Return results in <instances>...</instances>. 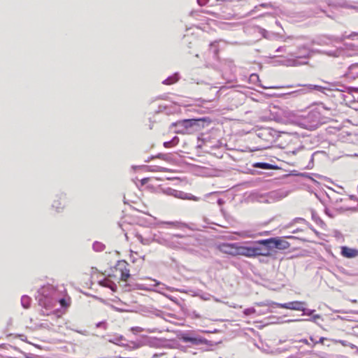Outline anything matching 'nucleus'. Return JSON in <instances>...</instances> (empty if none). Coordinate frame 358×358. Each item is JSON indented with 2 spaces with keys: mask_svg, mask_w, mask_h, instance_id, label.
Masks as SVG:
<instances>
[{
  "mask_svg": "<svg viewBox=\"0 0 358 358\" xmlns=\"http://www.w3.org/2000/svg\"><path fill=\"white\" fill-rule=\"evenodd\" d=\"M287 195V192L282 190H275L268 193L267 199L268 202H274L285 198Z\"/></svg>",
  "mask_w": 358,
  "mask_h": 358,
  "instance_id": "obj_3",
  "label": "nucleus"
},
{
  "mask_svg": "<svg viewBox=\"0 0 358 358\" xmlns=\"http://www.w3.org/2000/svg\"><path fill=\"white\" fill-rule=\"evenodd\" d=\"M256 168H260L263 169H279L280 168L277 165L271 164L265 162H257L254 164Z\"/></svg>",
  "mask_w": 358,
  "mask_h": 358,
  "instance_id": "obj_12",
  "label": "nucleus"
},
{
  "mask_svg": "<svg viewBox=\"0 0 358 358\" xmlns=\"http://www.w3.org/2000/svg\"><path fill=\"white\" fill-rule=\"evenodd\" d=\"M50 287H41V288L38 290V292H39L41 294L43 295L44 296H48V294H45V289H50Z\"/></svg>",
  "mask_w": 358,
  "mask_h": 358,
  "instance_id": "obj_30",
  "label": "nucleus"
},
{
  "mask_svg": "<svg viewBox=\"0 0 358 358\" xmlns=\"http://www.w3.org/2000/svg\"><path fill=\"white\" fill-rule=\"evenodd\" d=\"M308 88L311 90H319V91H320L322 89V87L321 86L315 85H308Z\"/></svg>",
  "mask_w": 358,
  "mask_h": 358,
  "instance_id": "obj_29",
  "label": "nucleus"
},
{
  "mask_svg": "<svg viewBox=\"0 0 358 358\" xmlns=\"http://www.w3.org/2000/svg\"><path fill=\"white\" fill-rule=\"evenodd\" d=\"M243 313L245 315H250L255 313V309L254 308H246Z\"/></svg>",
  "mask_w": 358,
  "mask_h": 358,
  "instance_id": "obj_25",
  "label": "nucleus"
},
{
  "mask_svg": "<svg viewBox=\"0 0 358 358\" xmlns=\"http://www.w3.org/2000/svg\"><path fill=\"white\" fill-rule=\"evenodd\" d=\"M255 256H264L269 257L271 253L268 250V248L262 244L259 243V241L254 244Z\"/></svg>",
  "mask_w": 358,
  "mask_h": 358,
  "instance_id": "obj_5",
  "label": "nucleus"
},
{
  "mask_svg": "<svg viewBox=\"0 0 358 358\" xmlns=\"http://www.w3.org/2000/svg\"><path fill=\"white\" fill-rule=\"evenodd\" d=\"M136 329L138 331H141V330H142L141 328H140V327H136Z\"/></svg>",
  "mask_w": 358,
  "mask_h": 358,
  "instance_id": "obj_53",
  "label": "nucleus"
},
{
  "mask_svg": "<svg viewBox=\"0 0 358 358\" xmlns=\"http://www.w3.org/2000/svg\"><path fill=\"white\" fill-rule=\"evenodd\" d=\"M96 327H103L106 328V323H105V322H99V323H97V324H96Z\"/></svg>",
  "mask_w": 358,
  "mask_h": 358,
  "instance_id": "obj_39",
  "label": "nucleus"
},
{
  "mask_svg": "<svg viewBox=\"0 0 358 358\" xmlns=\"http://www.w3.org/2000/svg\"><path fill=\"white\" fill-rule=\"evenodd\" d=\"M299 63H298L296 60H294V61H293V62H292V65H293V66H297V65H299Z\"/></svg>",
  "mask_w": 358,
  "mask_h": 358,
  "instance_id": "obj_47",
  "label": "nucleus"
},
{
  "mask_svg": "<svg viewBox=\"0 0 358 358\" xmlns=\"http://www.w3.org/2000/svg\"><path fill=\"white\" fill-rule=\"evenodd\" d=\"M59 303L61 304L62 306H64V303H65V300L64 299H59Z\"/></svg>",
  "mask_w": 358,
  "mask_h": 358,
  "instance_id": "obj_43",
  "label": "nucleus"
},
{
  "mask_svg": "<svg viewBox=\"0 0 358 358\" xmlns=\"http://www.w3.org/2000/svg\"><path fill=\"white\" fill-rule=\"evenodd\" d=\"M220 358H222V357H220Z\"/></svg>",
  "mask_w": 358,
  "mask_h": 358,
  "instance_id": "obj_58",
  "label": "nucleus"
},
{
  "mask_svg": "<svg viewBox=\"0 0 358 358\" xmlns=\"http://www.w3.org/2000/svg\"><path fill=\"white\" fill-rule=\"evenodd\" d=\"M320 315H315L313 316L312 319L310 320L311 321H313V322H316L317 319H320Z\"/></svg>",
  "mask_w": 358,
  "mask_h": 358,
  "instance_id": "obj_38",
  "label": "nucleus"
},
{
  "mask_svg": "<svg viewBox=\"0 0 358 358\" xmlns=\"http://www.w3.org/2000/svg\"><path fill=\"white\" fill-rule=\"evenodd\" d=\"M299 342L303 343L304 344L311 346L312 345L308 342V341L306 338L301 339L299 341Z\"/></svg>",
  "mask_w": 358,
  "mask_h": 358,
  "instance_id": "obj_36",
  "label": "nucleus"
},
{
  "mask_svg": "<svg viewBox=\"0 0 358 358\" xmlns=\"http://www.w3.org/2000/svg\"><path fill=\"white\" fill-rule=\"evenodd\" d=\"M150 180V178H143L140 180V183H141V186H143L145 185V184H147L148 182V181Z\"/></svg>",
  "mask_w": 358,
  "mask_h": 358,
  "instance_id": "obj_31",
  "label": "nucleus"
},
{
  "mask_svg": "<svg viewBox=\"0 0 358 358\" xmlns=\"http://www.w3.org/2000/svg\"><path fill=\"white\" fill-rule=\"evenodd\" d=\"M277 306L280 308H284L291 309V310H293V306H294L293 301L286 303H277Z\"/></svg>",
  "mask_w": 358,
  "mask_h": 358,
  "instance_id": "obj_22",
  "label": "nucleus"
},
{
  "mask_svg": "<svg viewBox=\"0 0 358 358\" xmlns=\"http://www.w3.org/2000/svg\"><path fill=\"white\" fill-rule=\"evenodd\" d=\"M282 115L287 118V120H291L292 117L294 116V114L293 112L287 110H283L282 111Z\"/></svg>",
  "mask_w": 358,
  "mask_h": 358,
  "instance_id": "obj_20",
  "label": "nucleus"
},
{
  "mask_svg": "<svg viewBox=\"0 0 358 358\" xmlns=\"http://www.w3.org/2000/svg\"><path fill=\"white\" fill-rule=\"evenodd\" d=\"M191 124L189 120H184L173 123L172 125L177 128V133L191 134L194 132V129H191Z\"/></svg>",
  "mask_w": 358,
  "mask_h": 358,
  "instance_id": "obj_1",
  "label": "nucleus"
},
{
  "mask_svg": "<svg viewBox=\"0 0 358 358\" xmlns=\"http://www.w3.org/2000/svg\"><path fill=\"white\" fill-rule=\"evenodd\" d=\"M176 194L177 198H180V199H186L187 198V194L185 193L182 191L178 190V192H176Z\"/></svg>",
  "mask_w": 358,
  "mask_h": 358,
  "instance_id": "obj_23",
  "label": "nucleus"
},
{
  "mask_svg": "<svg viewBox=\"0 0 358 358\" xmlns=\"http://www.w3.org/2000/svg\"><path fill=\"white\" fill-rule=\"evenodd\" d=\"M217 203L220 205V206H222L223 203H224V201L222 199H219L217 200Z\"/></svg>",
  "mask_w": 358,
  "mask_h": 358,
  "instance_id": "obj_45",
  "label": "nucleus"
},
{
  "mask_svg": "<svg viewBox=\"0 0 358 358\" xmlns=\"http://www.w3.org/2000/svg\"><path fill=\"white\" fill-rule=\"evenodd\" d=\"M273 241H275L274 238H270L268 239L260 240L259 241V243L265 245L271 252L272 250L275 249V245Z\"/></svg>",
  "mask_w": 358,
  "mask_h": 358,
  "instance_id": "obj_11",
  "label": "nucleus"
},
{
  "mask_svg": "<svg viewBox=\"0 0 358 358\" xmlns=\"http://www.w3.org/2000/svg\"><path fill=\"white\" fill-rule=\"evenodd\" d=\"M245 257H255L254 245L251 246H246Z\"/></svg>",
  "mask_w": 358,
  "mask_h": 358,
  "instance_id": "obj_15",
  "label": "nucleus"
},
{
  "mask_svg": "<svg viewBox=\"0 0 358 358\" xmlns=\"http://www.w3.org/2000/svg\"><path fill=\"white\" fill-rule=\"evenodd\" d=\"M137 238L138 241L143 245H148L150 243V241L147 238H144L141 235H137Z\"/></svg>",
  "mask_w": 358,
  "mask_h": 358,
  "instance_id": "obj_24",
  "label": "nucleus"
},
{
  "mask_svg": "<svg viewBox=\"0 0 358 358\" xmlns=\"http://www.w3.org/2000/svg\"><path fill=\"white\" fill-rule=\"evenodd\" d=\"M274 240H275V241H273V242L274 245H275V249L285 250V249L289 248L290 246V244L287 241L282 239L280 237H275V238H274Z\"/></svg>",
  "mask_w": 358,
  "mask_h": 358,
  "instance_id": "obj_8",
  "label": "nucleus"
},
{
  "mask_svg": "<svg viewBox=\"0 0 358 358\" xmlns=\"http://www.w3.org/2000/svg\"><path fill=\"white\" fill-rule=\"evenodd\" d=\"M176 192H178V190H176V189H169V192H168V194H170V195H172V196H175V197H176Z\"/></svg>",
  "mask_w": 358,
  "mask_h": 358,
  "instance_id": "obj_34",
  "label": "nucleus"
},
{
  "mask_svg": "<svg viewBox=\"0 0 358 358\" xmlns=\"http://www.w3.org/2000/svg\"><path fill=\"white\" fill-rule=\"evenodd\" d=\"M25 358H40L38 356H36L35 357H29V356H27Z\"/></svg>",
  "mask_w": 358,
  "mask_h": 358,
  "instance_id": "obj_51",
  "label": "nucleus"
},
{
  "mask_svg": "<svg viewBox=\"0 0 358 358\" xmlns=\"http://www.w3.org/2000/svg\"><path fill=\"white\" fill-rule=\"evenodd\" d=\"M353 303H356L357 302V300H352V301Z\"/></svg>",
  "mask_w": 358,
  "mask_h": 358,
  "instance_id": "obj_56",
  "label": "nucleus"
},
{
  "mask_svg": "<svg viewBox=\"0 0 358 358\" xmlns=\"http://www.w3.org/2000/svg\"><path fill=\"white\" fill-rule=\"evenodd\" d=\"M157 329H147V331L149 332V333H154V332H156L157 331Z\"/></svg>",
  "mask_w": 358,
  "mask_h": 358,
  "instance_id": "obj_44",
  "label": "nucleus"
},
{
  "mask_svg": "<svg viewBox=\"0 0 358 358\" xmlns=\"http://www.w3.org/2000/svg\"><path fill=\"white\" fill-rule=\"evenodd\" d=\"M186 199H191V200H194V201H198V198L193 196V195H191L190 196H189L187 195V198Z\"/></svg>",
  "mask_w": 358,
  "mask_h": 358,
  "instance_id": "obj_40",
  "label": "nucleus"
},
{
  "mask_svg": "<svg viewBox=\"0 0 358 358\" xmlns=\"http://www.w3.org/2000/svg\"><path fill=\"white\" fill-rule=\"evenodd\" d=\"M159 226H161V225H164V224H166V225H169V226H171V227H176V228H180L182 224L180 222H164V221H162V222H158L157 224Z\"/></svg>",
  "mask_w": 358,
  "mask_h": 358,
  "instance_id": "obj_13",
  "label": "nucleus"
},
{
  "mask_svg": "<svg viewBox=\"0 0 358 358\" xmlns=\"http://www.w3.org/2000/svg\"><path fill=\"white\" fill-rule=\"evenodd\" d=\"M109 283V285H108V288H110L113 292H116L117 291V285H115V282H113V281H111V282H108Z\"/></svg>",
  "mask_w": 358,
  "mask_h": 358,
  "instance_id": "obj_27",
  "label": "nucleus"
},
{
  "mask_svg": "<svg viewBox=\"0 0 358 358\" xmlns=\"http://www.w3.org/2000/svg\"><path fill=\"white\" fill-rule=\"evenodd\" d=\"M56 204H57V202H56V201H55V202L53 203V204H52V207H53V208H56V210H57V211H59V206H57Z\"/></svg>",
  "mask_w": 358,
  "mask_h": 358,
  "instance_id": "obj_42",
  "label": "nucleus"
},
{
  "mask_svg": "<svg viewBox=\"0 0 358 358\" xmlns=\"http://www.w3.org/2000/svg\"><path fill=\"white\" fill-rule=\"evenodd\" d=\"M340 343L343 345V346H348V345L347 344V341H340Z\"/></svg>",
  "mask_w": 358,
  "mask_h": 358,
  "instance_id": "obj_46",
  "label": "nucleus"
},
{
  "mask_svg": "<svg viewBox=\"0 0 358 358\" xmlns=\"http://www.w3.org/2000/svg\"><path fill=\"white\" fill-rule=\"evenodd\" d=\"M181 339L185 343H190L195 345H203L208 343V341L206 338H203L201 337H194L189 335H182Z\"/></svg>",
  "mask_w": 358,
  "mask_h": 358,
  "instance_id": "obj_2",
  "label": "nucleus"
},
{
  "mask_svg": "<svg viewBox=\"0 0 358 358\" xmlns=\"http://www.w3.org/2000/svg\"><path fill=\"white\" fill-rule=\"evenodd\" d=\"M111 282V280L108 279H104L99 282V284L102 285L103 287H108L109 283Z\"/></svg>",
  "mask_w": 358,
  "mask_h": 358,
  "instance_id": "obj_26",
  "label": "nucleus"
},
{
  "mask_svg": "<svg viewBox=\"0 0 358 358\" xmlns=\"http://www.w3.org/2000/svg\"><path fill=\"white\" fill-rule=\"evenodd\" d=\"M303 176H307L308 177V174L306 173V174H303Z\"/></svg>",
  "mask_w": 358,
  "mask_h": 358,
  "instance_id": "obj_57",
  "label": "nucleus"
},
{
  "mask_svg": "<svg viewBox=\"0 0 358 358\" xmlns=\"http://www.w3.org/2000/svg\"><path fill=\"white\" fill-rule=\"evenodd\" d=\"M325 212H326V213H327L328 215H329L330 217H332V215L330 214V212H329V210L326 209V210H325Z\"/></svg>",
  "mask_w": 358,
  "mask_h": 358,
  "instance_id": "obj_48",
  "label": "nucleus"
},
{
  "mask_svg": "<svg viewBox=\"0 0 358 358\" xmlns=\"http://www.w3.org/2000/svg\"><path fill=\"white\" fill-rule=\"evenodd\" d=\"M31 298L27 295H24L21 298V304L24 308H28L30 306Z\"/></svg>",
  "mask_w": 358,
  "mask_h": 358,
  "instance_id": "obj_14",
  "label": "nucleus"
},
{
  "mask_svg": "<svg viewBox=\"0 0 358 358\" xmlns=\"http://www.w3.org/2000/svg\"><path fill=\"white\" fill-rule=\"evenodd\" d=\"M314 311H315L314 310H310V309L306 308V311L303 312V314L308 315H311Z\"/></svg>",
  "mask_w": 358,
  "mask_h": 358,
  "instance_id": "obj_35",
  "label": "nucleus"
},
{
  "mask_svg": "<svg viewBox=\"0 0 358 358\" xmlns=\"http://www.w3.org/2000/svg\"><path fill=\"white\" fill-rule=\"evenodd\" d=\"M164 240H167L166 238H162L161 241H157V242L160 244H162V245H164L165 242H164ZM168 240H170V238H169Z\"/></svg>",
  "mask_w": 358,
  "mask_h": 358,
  "instance_id": "obj_41",
  "label": "nucleus"
},
{
  "mask_svg": "<svg viewBox=\"0 0 358 358\" xmlns=\"http://www.w3.org/2000/svg\"><path fill=\"white\" fill-rule=\"evenodd\" d=\"M171 144V142L164 143V146L168 147Z\"/></svg>",
  "mask_w": 358,
  "mask_h": 358,
  "instance_id": "obj_49",
  "label": "nucleus"
},
{
  "mask_svg": "<svg viewBox=\"0 0 358 358\" xmlns=\"http://www.w3.org/2000/svg\"><path fill=\"white\" fill-rule=\"evenodd\" d=\"M191 129H194V132L200 130L201 128L204 127V124L207 122L206 118H200V119H190ZM210 122L209 120H208Z\"/></svg>",
  "mask_w": 358,
  "mask_h": 358,
  "instance_id": "obj_7",
  "label": "nucleus"
},
{
  "mask_svg": "<svg viewBox=\"0 0 358 358\" xmlns=\"http://www.w3.org/2000/svg\"><path fill=\"white\" fill-rule=\"evenodd\" d=\"M313 159L314 158H311L310 159V160L309 161L308 164L306 166V169H312L313 167V165H314Z\"/></svg>",
  "mask_w": 358,
  "mask_h": 358,
  "instance_id": "obj_32",
  "label": "nucleus"
},
{
  "mask_svg": "<svg viewBox=\"0 0 358 358\" xmlns=\"http://www.w3.org/2000/svg\"><path fill=\"white\" fill-rule=\"evenodd\" d=\"M293 310H301L303 312L306 311V308L303 307V305H305L304 302L301 301H293Z\"/></svg>",
  "mask_w": 358,
  "mask_h": 358,
  "instance_id": "obj_17",
  "label": "nucleus"
},
{
  "mask_svg": "<svg viewBox=\"0 0 358 358\" xmlns=\"http://www.w3.org/2000/svg\"><path fill=\"white\" fill-rule=\"evenodd\" d=\"M77 332H78V333H80V334H85V333H84V332L80 331H77Z\"/></svg>",
  "mask_w": 358,
  "mask_h": 358,
  "instance_id": "obj_54",
  "label": "nucleus"
},
{
  "mask_svg": "<svg viewBox=\"0 0 358 358\" xmlns=\"http://www.w3.org/2000/svg\"><path fill=\"white\" fill-rule=\"evenodd\" d=\"M197 1L199 5L203 6L208 1V0H197Z\"/></svg>",
  "mask_w": 358,
  "mask_h": 358,
  "instance_id": "obj_37",
  "label": "nucleus"
},
{
  "mask_svg": "<svg viewBox=\"0 0 358 358\" xmlns=\"http://www.w3.org/2000/svg\"><path fill=\"white\" fill-rule=\"evenodd\" d=\"M354 91L358 92V89H353Z\"/></svg>",
  "mask_w": 358,
  "mask_h": 358,
  "instance_id": "obj_55",
  "label": "nucleus"
},
{
  "mask_svg": "<svg viewBox=\"0 0 358 358\" xmlns=\"http://www.w3.org/2000/svg\"><path fill=\"white\" fill-rule=\"evenodd\" d=\"M341 254L346 258H354L358 256V250L348 248L347 246L341 247Z\"/></svg>",
  "mask_w": 358,
  "mask_h": 358,
  "instance_id": "obj_6",
  "label": "nucleus"
},
{
  "mask_svg": "<svg viewBox=\"0 0 358 358\" xmlns=\"http://www.w3.org/2000/svg\"><path fill=\"white\" fill-rule=\"evenodd\" d=\"M220 252L236 256V244L235 243H223L218 246Z\"/></svg>",
  "mask_w": 358,
  "mask_h": 358,
  "instance_id": "obj_4",
  "label": "nucleus"
},
{
  "mask_svg": "<svg viewBox=\"0 0 358 358\" xmlns=\"http://www.w3.org/2000/svg\"><path fill=\"white\" fill-rule=\"evenodd\" d=\"M176 192H178V190H176V189H169V192H168V194H170V195H172V196H175V197H176Z\"/></svg>",
  "mask_w": 358,
  "mask_h": 358,
  "instance_id": "obj_33",
  "label": "nucleus"
},
{
  "mask_svg": "<svg viewBox=\"0 0 358 358\" xmlns=\"http://www.w3.org/2000/svg\"><path fill=\"white\" fill-rule=\"evenodd\" d=\"M131 169L134 171H157L159 169L158 166H152L148 165H139V166H132Z\"/></svg>",
  "mask_w": 358,
  "mask_h": 358,
  "instance_id": "obj_9",
  "label": "nucleus"
},
{
  "mask_svg": "<svg viewBox=\"0 0 358 358\" xmlns=\"http://www.w3.org/2000/svg\"><path fill=\"white\" fill-rule=\"evenodd\" d=\"M350 348H352V349H354L355 348H356V346H355V345H353V344H350Z\"/></svg>",
  "mask_w": 358,
  "mask_h": 358,
  "instance_id": "obj_52",
  "label": "nucleus"
},
{
  "mask_svg": "<svg viewBox=\"0 0 358 358\" xmlns=\"http://www.w3.org/2000/svg\"><path fill=\"white\" fill-rule=\"evenodd\" d=\"M176 237H182V236L180 235H173L170 237V240H164V245L169 247L171 248H180V243L178 242L174 241V238Z\"/></svg>",
  "mask_w": 358,
  "mask_h": 358,
  "instance_id": "obj_10",
  "label": "nucleus"
},
{
  "mask_svg": "<svg viewBox=\"0 0 358 358\" xmlns=\"http://www.w3.org/2000/svg\"><path fill=\"white\" fill-rule=\"evenodd\" d=\"M160 355H163V354H160ZM158 356H159V355H158V354H155V355H153V358H155V357H157Z\"/></svg>",
  "mask_w": 358,
  "mask_h": 358,
  "instance_id": "obj_50",
  "label": "nucleus"
},
{
  "mask_svg": "<svg viewBox=\"0 0 358 358\" xmlns=\"http://www.w3.org/2000/svg\"><path fill=\"white\" fill-rule=\"evenodd\" d=\"M130 277L129 270L126 267L121 268V277L120 279L122 281L127 282L128 278Z\"/></svg>",
  "mask_w": 358,
  "mask_h": 358,
  "instance_id": "obj_16",
  "label": "nucleus"
},
{
  "mask_svg": "<svg viewBox=\"0 0 358 358\" xmlns=\"http://www.w3.org/2000/svg\"><path fill=\"white\" fill-rule=\"evenodd\" d=\"M246 246H238L236 245V255L245 256Z\"/></svg>",
  "mask_w": 358,
  "mask_h": 358,
  "instance_id": "obj_19",
  "label": "nucleus"
},
{
  "mask_svg": "<svg viewBox=\"0 0 358 358\" xmlns=\"http://www.w3.org/2000/svg\"><path fill=\"white\" fill-rule=\"evenodd\" d=\"M92 248L96 252H101L104 250L105 245L103 243L96 241L94 243Z\"/></svg>",
  "mask_w": 358,
  "mask_h": 358,
  "instance_id": "obj_18",
  "label": "nucleus"
},
{
  "mask_svg": "<svg viewBox=\"0 0 358 358\" xmlns=\"http://www.w3.org/2000/svg\"><path fill=\"white\" fill-rule=\"evenodd\" d=\"M310 340L313 343V344L311 345L312 348H313L316 344L317 343H320V344H324V341L326 340V338L324 337H321L319 341L318 340H315L313 338V336H310Z\"/></svg>",
  "mask_w": 358,
  "mask_h": 358,
  "instance_id": "obj_21",
  "label": "nucleus"
},
{
  "mask_svg": "<svg viewBox=\"0 0 358 358\" xmlns=\"http://www.w3.org/2000/svg\"><path fill=\"white\" fill-rule=\"evenodd\" d=\"M177 79H173L172 78H167L166 80H165L164 81V83L166 84V85H170V84H172L175 82H176Z\"/></svg>",
  "mask_w": 358,
  "mask_h": 358,
  "instance_id": "obj_28",
  "label": "nucleus"
}]
</instances>
